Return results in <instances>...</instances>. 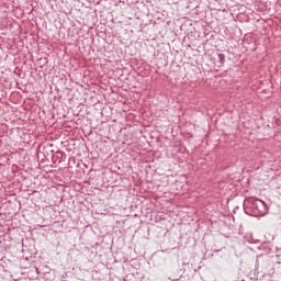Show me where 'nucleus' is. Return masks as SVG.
I'll use <instances>...</instances> for the list:
<instances>
[{
    "mask_svg": "<svg viewBox=\"0 0 281 281\" xmlns=\"http://www.w3.org/2000/svg\"><path fill=\"white\" fill-rule=\"evenodd\" d=\"M217 57H218L220 64H221V65H225V54L220 53V54L217 55Z\"/></svg>",
    "mask_w": 281,
    "mask_h": 281,
    "instance_id": "1",
    "label": "nucleus"
},
{
    "mask_svg": "<svg viewBox=\"0 0 281 281\" xmlns=\"http://www.w3.org/2000/svg\"><path fill=\"white\" fill-rule=\"evenodd\" d=\"M255 207H265V202L258 200L255 202Z\"/></svg>",
    "mask_w": 281,
    "mask_h": 281,
    "instance_id": "2",
    "label": "nucleus"
},
{
    "mask_svg": "<svg viewBox=\"0 0 281 281\" xmlns=\"http://www.w3.org/2000/svg\"><path fill=\"white\" fill-rule=\"evenodd\" d=\"M244 212L245 214H249V211H247V207H245V205H244Z\"/></svg>",
    "mask_w": 281,
    "mask_h": 281,
    "instance_id": "3",
    "label": "nucleus"
}]
</instances>
